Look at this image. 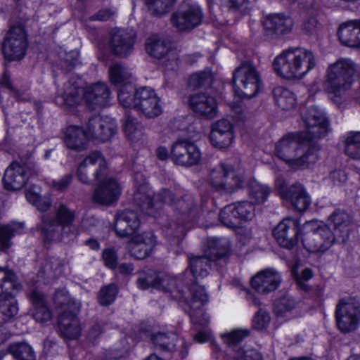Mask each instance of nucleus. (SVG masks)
<instances>
[{"instance_id":"obj_62","label":"nucleus","mask_w":360,"mask_h":360,"mask_svg":"<svg viewBox=\"0 0 360 360\" xmlns=\"http://www.w3.org/2000/svg\"><path fill=\"white\" fill-rule=\"evenodd\" d=\"M313 277L312 271L310 269H304L300 274H297L295 276L296 281L298 286L307 290L308 289L307 285H306V282L308 281Z\"/></svg>"},{"instance_id":"obj_18","label":"nucleus","mask_w":360,"mask_h":360,"mask_svg":"<svg viewBox=\"0 0 360 360\" xmlns=\"http://www.w3.org/2000/svg\"><path fill=\"white\" fill-rule=\"evenodd\" d=\"M117 131L115 120L108 117L95 116L89 120L86 133L88 139L100 141L109 140Z\"/></svg>"},{"instance_id":"obj_28","label":"nucleus","mask_w":360,"mask_h":360,"mask_svg":"<svg viewBox=\"0 0 360 360\" xmlns=\"http://www.w3.org/2000/svg\"><path fill=\"white\" fill-rule=\"evenodd\" d=\"M338 34L342 44L360 48V19L350 20L340 24Z\"/></svg>"},{"instance_id":"obj_30","label":"nucleus","mask_w":360,"mask_h":360,"mask_svg":"<svg viewBox=\"0 0 360 360\" xmlns=\"http://www.w3.org/2000/svg\"><path fill=\"white\" fill-rule=\"evenodd\" d=\"M158 282H168L174 285V281L164 273H157L156 271L148 269L143 271L139 274L136 281L137 287L143 290H148L150 288L155 289H165V285H162Z\"/></svg>"},{"instance_id":"obj_45","label":"nucleus","mask_w":360,"mask_h":360,"mask_svg":"<svg viewBox=\"0 0 360 360\" xmlns=\"http://www.w3.org/2000/svg\"><path fill=\"white\" fill-rule=\"evenodd\" d=\"M271 193V188L266 184L252 181L249 186V196L255 203H264Z\"/></svg>"},{"instance_id":"obj_51","label":"nucleus","mask_w":360,"mask_h":360,"mask_svg":"<svg viewBox=\"0 0 360 360\" xmlns=\"http://www.w3.org/2000/svg\"><path fill=\"white\" fill-rule=\"evenodd\" d=\"M345 151L348 156L360 159V132L351 133L347 136Z\"/></svg>"},{"instance_id":"obj_17","label":"nucleus","mask_w":360,"mask_h":360,"mask_svg":"<svg viewBox=\"0 0 360 360\" xmlns=\"http://www.w3.org/2000/svg\"><path fill=\"white\" fill-rule=\"evenodd\" d=\"M122 193L120 184L113 178H105L101 181L92 195L94 202L110 206L116 203Z\"/></svg>"},{"instance_id":"obj_1","label":"nucleus","mask_w":360,"mask_h":360,"mask_svg":"<svg viewBox=\"0 0 360 360\" xmlns=\"http://www.w3.org/2000/svg\"><path fill=\"white\" fill-rule=\"evenodd\" d=\"M303 119L306 130L287 134L275 148L276 156L295 169L309 168L319 159V147L312 145L304 149L303 142L320 139L328 131V120L317 107L308 108Z\"/></svg>"},{"instance_id":"obj_13","label":"nucleus","mask_w":360,"mask_h":360,"mask_svg":"<svg viewBox=\"0 0 360 360\" xmlns=\"http://www.w3.org/2000/svg\"><path fill=\"white\" fill-rule=\"evenodd\" d=\"M145 49L147 53L153 58H165L164 65L167 70H174L178 68L179 53L172 47L170 41L151 36L146 39Z\"/></svg>"},{"instance_id":"obj_22","label":"nucleus","mask_w":360,"mask_h":360,"mask_svg":"<svg viewBox=\"0 0 360 360\" xmlns=\"http://www.w3.org/2000/svg\"><path fill=\"white\" fill-rule=\"evenodd\" d=\"M234 138L233 127L229 120L221 119L212 124L209 139L214 148H229L232 145Z\"/></svg>"},{"instance_id":"obj_43","label":"nucleus","mask_w":360,"mask_h":360,"mask_svg":"<svg viewBox=\"0 0 360 360\" xmlns=\"http://www.w3.org/2000/svg\"><path fill=\"white\" fill-rule=\"evenodd\" d=\"M127 137L132 142L141 140L143 136V127L134 117L128 115L124 123Z\"/></svg>"},{"instance_id":"obj_64","label":"nucleus","mask_w":360,"mask_h":360,"mask_svg":"<svg viewBox=\"0 0 360 360\" xmlns=\"http://www.w3.org/2000/svg\"><path fill=\"white\" fill-rule=\"evenodd\" d=\"M72 180V176L67 174L58 181H52L51 186L58 191H64L67 189Z\"/></svg>"},{"instance_id":"obj_41","label":"nucleus","mask_w":360,"mask_h":360,"mask_svg":"<svg viewBox=\"0 0 360 360\" xmlns=\"http://www.w3.org/2000/svg\"><path fill=\"white\" fill-rule=\"evenodd\" d=\"M41 188L37 185H32L28 188L25 193L27 200L34 205L39 210L46 211L51 206V200L49 197L41 195Z\"/></svg>"},{"instance_id":"obj_9","label":"nucleus","mask_w":360,"mask_h":360,"mask_svg":"<svg viewBox=\"0 0 360 360\" xmlns=\"http://www.w3.org/2000/svg\"><path fill=\"white\" fill-rule=\"evenodd\" d=\"M235 94L242 98H250L259 91L260 75L256 66L250 62H243L233 72Z\"/></svg>"},{"instance_id":"obj_34","label":"nucleus","mask_w":360,"mask_h":360,"mask_svg":"<svg viewBox=\"0 0 360 360\" xmlns=\"http://www.w3.org/2000/svg\"><path fill=\"white\" fill-rule=\"evenodd\" d=\"M329 221L334 225V234L338 238V241L344 242L348 237L351 216L344 210H336L329 217Z\"/></svg>"},{"instance_id":"obj_7","label":"nucleus","mask_w":360,"mask_h":360,"mask_svg":"<svg viewBox=\"0 0 360 360\" xmlns=\"http://www.w3.org/2000/svg\"><path fill=\"white\" fill-rule=\"evenodd\" d=\"M191 299L187 300L188 311L191 322L197 331L193 339L198 343L208 341L211 332L207 327L210 322L209 316L204 313L201 307L208 301V295L203 286L193 283L189 288Z\"/></svg>"},{"instance_id":"obj_50","label":"nucleus","mask_w":360,"mask_h":360,"mask_svg":"<svg viewBox=\"0 0 360 360\" xmlns=\"http://www.w3.org/2000/svg\"><path fill=\"white\" fill-rule=\"evenodd\" d=\"M150 13L161 16L168 13L176 0H144Z\"/></svg>"},{"instance_id":"obj_33","label":"nucleus","mask_w":360,"mask_h":360,"mask_svg":"<svg viewBox=\"0 0 360 360\" xmlns=\"http://www.w3.org/2000/svg\"><path fill=\"white\" fill-rule=\"evenodd\" d=\"M262 23L266 30L276 34L289 32L294 24L291 18L280 14L267 15L264 18Z\"/></svg>"},{"instance_id":"obj_47","label":"nucleus","mask_w":360,"mask_h":360,"mask_svg":"<svg viewBox=\"0 0 360 360\" xmlns=\"http://www.w3.org/2000/svg\"><path fill=\"white\" fill-rule=\"evenodd\" d=\"M118 100L124 108H135L136 91L131 84H125L118 92Z\"/></svg>"},{"instance_id":"obj_23","label":"nucleus","mask_w":360,"mask_h":360,"mask_svg":"<svg viewBox=\"0 0 360 360\" xmlns=\"http://www.w3.org/2000/svg\"><path fill=\"white\" fill-rule=\"evenodd\" d=\"M155 243V238L153 232L136 233L131 236V238L128 242L127 249L132 257L143 259L150 255Z\"/></svg>"},{"instance_id":"obj_25","label":"nucleus","mask_w":360,"mask_h":360,"mask_svg":"<svg viewBox=\"0 0 360 360\" xmlns=\"http://www.w3.org/2000/svg\"><path fill=\"white\" fill-rule=\"evenodd\" d=\"M28 179V171L26 167L18 162H13L6 169L3 182L6 190L18 191L23 188Z\"/></svg>"},{"instance_id":"obj_59","label":"nucleus","mask_w":360,"mask_h":360,"mask_svg":"<svg viewBox=\"0 0 360 360\" xmlns=\"http://www.w3.org/2000/svg\"><path fill=\"white\" fill-rule=\"evenodd\" d=\"M221 6L231 11H243L249 5V0H219Z\"/></svg>"},{"instance_id":"obj_11","label":"nucleus","mask_w":360,"mask_h":360,"mask_svg":"<svg viewBox=\"0 0 360 360\" xmlns=\"http://www.w3.org/2000/svg\"><path fill=\"white\" fill-rule=\"evenodd\" d=\"M28 46L27 34L22 22L13 25L6 33L2 49L6 58L18 60L24 58Z\"/></svg>"},{"instance_id":"obj_15","label":"nucleus","mask_w":360,"mask_h":360,"mask_svg":"<svg viewBox=\"0 0 360 360\" xmlns=\"http://www.w3.org/2000/svg\"><path fill=\"white\" fill-rule=\"evenodd\" d=\"M107 162L103 155L98 151L90 153L79 165L77 169L79 180L84 184H89L91 177L101 180L107 174Z\"/></svg>"},{"instance_id":"obj_49","label":"nucleus","mask_w":360,"mask_h":360,"mask_svg":"<svg viewBox=\"0 0 360 360\" xmlns=\"http://www.w3.org/2000/svg\"><path fill=\"white\" fill-rule=\"evenodd\" d=\"M8 351L16 360H35L32 348L26 343H15L8 347Z\"/></svg>"},{"instance_id":"obj_10","label":"nucleus","mask_w":360,"mask_h":360,"mask_svg":"<svg viewBox=\"0 0 360 360\" xmlns=\"http://www.w3.org/2000/svg\"><path fill=\"white\" fill-rule=\"evenodd\" d=\"M209 180L214 189L223 193H232L244 184L243 176L226 163L216 165L210 171Z\"/></svg>"},{"instance_id":"obj_36","label":"nucleus","mask_w":360,"mask_h":360,"mask_svg":"<svg viewBox=\"0 0 360 360\" xmlns=\"http://www.w3.org/2000/svg\"><path fill=\"white\" fill-rule=\"evenodd\" d=\"M273 96L276 105L283 110H290L296 105V97L289 89L278 86L274 89Z\"/></svg>"},{"instance_id":"obj_8","label":"nucleus","mask_w":360,"mask_h":360,"mask_svg":"<svg viewBox=\"0 0 360 360\" xmlns=\"http://www.w3.org/2000/svg\"><path fill=\"white\" fill-rule=\"evenodd\" d=\"M302 243L309 252L323 253L336 241L338 238L324 224L310 221L304 224L302 229Z\"/></svg>"},{"instance_id":"obj_29","label":"nucleus","mask_w":360,"mask_h":360,"mask_svg":"<svg viewBox=\"0 0 360 360\" xmlns=\"http://www.w3.org/2000/svg\"><path fill=\"white\" fill-rule=\"evenodd\" d=\"M63 140L67 148L75 151L86 149L89 141L86 131L76 125H70L64 129Z\"/></svg>"},{"instance_id":"obj_27","label":"nucleus","mask_w":360,"mask_h":360,"mask_svg":"<svg viewBox=\"0 0 360 360\" xmlns=\"http://www.w3.org/2000/svg\"><path fill=\"white\" fill-rule=\"evenodd\" d=\"M140 226L137 214L131 210L118 212L115 217V230L120 237L133 236Z\"/></svg>"},{"instance_id":"obj_52","label":"nucleus","mask_w":360,"mask_h":360,"mask_svg":"<svg viewBox=\"0 0 360 360\" xmlns=\"http://www.w3.org/2000/svg\"><path fill=\"white\" fill-rule=\"evenodd\" d=\"M297 304L296 300L292 296L285 295L276 300L274 311L277 315L283 316L294 309Z\"/></svg>"},{"instance_id":"obj_19","label":"nucleus","mask_w":360,"mask_h":360,"mask_svg":"<svg viewBox=\"0 0 360 360\" xmlns=\"http://www.w3.org/2000/svg\"><path fill=\"white\" fill-rule=\"evenodd\" d=\"M202 20V11L195 4L182 6L171 18L173 26L179 31L190 30L200 25Z\"/></svg>"},{"instance_id":"obj_35","label":"nucleus","mask_w":360,"mask_h":360,"mask_svg":"<svg viewBox=\"0 0 360 360\" xmlns=\"http://www.w3.org/2000/svg\"><path fill=\"white\" fill-rule=\"evenodd\" d=\"M15 292L0 296V326L11 321L18 312Z\"/></svg>"},{"instance_id":"obj_24","label":"nucleus","mask_w":360,"mask_h":360,"mask_svg":"<svg viewBox=\"0 0 360 360\" xmlns=\"http://www.w3.org/2000/svg\"><path fill=\"white\" fill-rule=\"evenodd\" d=\"M282 281L281 274L274 269L259 271L251 281V285L260 294H268L276 290Z\"/></svg>"},{"instance_id":"obj_53","label":"nucleus","mask_w":360,"mask_h":360,"mask_svg":"<svg viewBox=\"0 0 360 360\" xmlns=\"http://www.w3.org/2000/svg\"><path fill=\"white\" fill-rule=\"evenodd\" d=\"M219 220L224 226L229 228H236L239 226L233 204L224 207L221 210Z\"/></svg>"},{"instance_id":"obj_40","label":"nucleus","mask_w":360,"mask_h":360,"mask_svg":"<svg viewBox=\"0 0 360 360\" xmlns=\"http://www.w3.org/2000/svg\"><path fill=\"white\" fill-rule=\"evenodd\" d=\"M211 260L208 255H206V256H195L189 259L190 271L195 279L198 280L207 276Z\"/></svg>"},{"instance_id":"obj_55","label":"nucleus","mask_w":360,"mask_h":360,"mask_svg":"<svg viewBox=\"0 0 360 360\" xmlns=\"http://www.w3.org/2000/svg\"><path fill=\"white\" fill-rule=\"evenodd\" d=\"M117 292V288L112 283L103 287L100 290L98 296L101 304L109 305L112 304L115 300Z\"/></svg>"},{"instance_id":"obj_42","label":"nucleus","mask_w":360,"mask_h":360,"mask_svg":"<svg viewBox=\"0 0 360 360\" xmlns=\"http://www.w3.org/2000/svg\"><path fill=\"white\" fill-rule=\"evenodd\" d=\"M236 211L238 225L251 221L255 216V205L248 200L238 201L233 203Z\"/></svg>"},{"instance_id":"obj_61","label":"nucleus","mask_w":360,"mask_h":360,"mask_svg":"<svg viewBox=\"0 0 360 360\" xmlns=\"http://www.w3.org/2000/svg\"><path fill=\"white\" fill-rule=\"evenodd\" d=\"M102 259L104 264L109 269H114L117 264V256L112 249H105L103 252Z\"/></svg>"},{"instance_id":"obj_58","label":"nucleus","mask_w":360,"mask_h":360,"mask_svg":"<svg viewBox=\"0 0 360 360\" xmlns=\"http://www.w3.org/2000/svg\"><path fill=\"white\" fill-rule=\"evenodd\" d=\"M235 360H263L262 354L256 349H239L234 355Z\"/></svg>"},{"instance_id":"obj_31","label":"nucleus","mask_w":360,"mask_h":360,"mask_svg":"<svg viewBox=\"0 0 360 360\" xmlns=\"http://www.w3.org/2000/svg\"><path fill=\"white\" fill-rule=\"evenodd\" d=\"M285 200L289 201L292 207L297 211H306L311 205V197L304 186L296 183L288 188V193Z\"/></svg>"},{"instance_id":"obj_14","label":"nucleus","mask_w":360,"mask_h":360,"mask_svg":"<svg viewBox=\"0 0 360 360\" xmlns=\"http://www.w3.org/2000/svg\"><path fill=\"white\" fill-rule=\"evenodd\" d=\"M170 158L175 165L188 167L200 163L202 153L195 143L181 139L171 146Z\"/></svg>"},{"instance_id":"obj_6","label":"nucleus","mask_w":360,"mask_h":360,"mask_svg":"<svg viewBox=\"0 0 360 360\" xmlns=\"http://www.w3.org/2000/svg\"><path fill=\"white\" fill-rule=\"evenodd\" d=\"M75 217L74 210L61 204L56 209L53 219H43L39 226L41 234L47 240H71L79 233L73 225Z\"/></svg>"},{"instance_id":"obj_57","label":"nucleus","mask_w":360,"mask_h":360,"mask_svg":"<svg viewBox=\"0 0 360 360\" xmlns=\"http://www.w3.org/2000/svg\"><path fill=\"white\" fill-rule=\"evenodd\" d=\"M32 316L37 322L41 323L50 321L52 318L51 311L47 305L32 308Z\"/></svg>"},{"instance_id":"obj_2","label":"nucleus","mask_w":360,"mask_h":360,"mask_svg":"<svg viewBox=\"0 0 360 360\" xmlns=\"http://www.w3.org/2000/svg\"><path fill=\"white\" fill-rule=\"evenodd\" d=\"M133 199L134 203L148 215H154L165 203L172 205L181 223L195 218L198 214V209L191 196L186 195L182 199L174 200L169 191L162 189L154 194L149 186L145 184L139 186Z\"/></svg>"},{"instance_id":"obj_60","label":"nucleus","mask_w":360,"mask_h":360,"mask_svg":"<svg viewBox=\"0 0 360 360\" xmlns=\"http://www.w3.org/2000/svg\"><path fill=\"white\" fill-rule=\"evenodd\" d=\"M270 321L269 314L262 309L259 310L252 320V326L257 330H262L266 327Z\"/></svg>"},{"instance_id":"obj_46","label":"nucleus","mask_w":360,"mask_h":360,"mask_svg":"<svg viewBox=\"0 0 360 360\" xmlns=\"http://www.w3.org/2000/svg\"><path fill=\"white\" fill-rule=\"evenodd\" d=\"M210 253L207 252L211 259L215 260L224 256L229 251V243L224 238H213L209 242Z\"/></svg>"},{"instance_id":"obj_56","label":"nucleus","mask_w":360,"mask_h":360,"mask_svg":"<svg viewBox=\"0 0 360 360\" xmlns=\"http://www.w3.org/2000/svg\"><path fill=\"white\" fill-rule=\"evenodd\" d=\"M212 75L210 72H200L191 75L188 82L190 86L196 88L210 86L212 82Z\"/></svg>"},{"instance_id":"obj_5","label":"nucleus","mask_w":360,"mask_h":360,"mask_svg":"<svg viewBox=\"0 0 360 360\" xmlns=\"http://www.w3.org/2000/svg\"><path fill=\"white\" fill-rule=\"evenodd\" d=\"M317 65L314 53L303 47H290L283 50L274 60L273 68L280 77L288 80H299Z\"/></svg>"},{"instance_id":"obj_32","label":"nucleus","mask_w":360,"mask_h":360,"mask_svg":"<svg viewBox=\"0 0 360 360\" xmlns=\"http://www.w3.org/2000/svg\"><path fill=\"white\" fill-rule=\"evenodd\" d=\"M75 312L65 310L58 317V327L60 333L64 338L70 340L77 339L81 332L79 322Z\"/></svg>"},{"instance_id":"obj_12","label":"nucleus","mask_w":360,"mask_h":360,"mask_svg":"<svg viewBox=\"0 0 360 360\" xmlns=\"http://www.w3.org/2000/svg\"><path fill=\"white\" fill-rule=\"evenodd\" d=\"M336 324L344 333L354 331L360 323V304L352 299H342L335 309Z\"/></svg>"},{"instance_id":"obj_38","label":"nucleus","mask_w":360,"mask_h":360,"mask_svg":"<svg viewBox=\"0 0 360 360\" xmlns=\"http://www.w3.org/2000/svg\"><path fill=\"white\" fill-rule=\"evenodd\" d=\"M20 288L16 275L8 269L0 267V296L18 292Z\"/></svg>"},{"instance_id":"obj_20","label":"nucleus","mask_w":360,"mask_h":360,"mask_svg":"<svg viewBox=\"0 0 360 360\" xmlns=\"http://www.w3.org/2000/svg\"><path fill=\"white\" fill-rule=\"evenodd\" d=\"M136 35L134 30L115 29L111 32L110 46L114 54L125 57L132 53Z\"/></svg>"},{"instance_id":"obj_39","label":"nucleus","mask_w":360,"mask_h":360,"mask_svg":"<svg viewBox=\"0 0 360 360\" xmlns=\"http://www.w3.org/2000/svg\"><path fill=\"white\" fill-rule=\"evenodd\" d=\"M24 229L22 223H11L0 226V249L8 250L12 245L11 239L15 235L21 234Z\"/></svg>"},{"instance_id":"obj_48","label":"nucleus","mask_w":360,"mask_h":360,"mask_svg":"<svg viewBox=\"0 0 360 360\" xmlns=\"http://www.w3.org/2000/svg\"><path fill=\"white\" fill-rule=\"evenodd\" d=\"M131 74L124 65L115 63L109 68V78L112 84H127V81L131 77Z\"/></svg>"},{"instance_id":"obj_4","label":"nucleus","mask_w":360,"mask_h":360,"mask_svg":"<svg viewBox=\"0 0 360 360\" xmlns=\"http://www.w3.org/2000/svg\"><path fill=\"white\" fill-rule=\"evenodd\" d=\"M109 98L110 93L105 84L98 82L84 90L81 79H72L58 90L56 103L61 106L73 107L84 99L89 107L96 108L105 106Z\"/></svg>"},{"instance_id":"obj_54","label":"nucleus","mask_w":360,"mask_h":360,"mask_svg":"<svg viewBox=\"0 0 360 360\" xmlns=\"http://www.w3.org/2000/svg\"><path fill=\"white\" fill-rule=\"evenodd\" d=\"M249 331L243 329H236L221 335L223 342L229 346L235 345L249 335Z\"/></svg>"},{"instance_id":"obj_26","label":"nucleus","mask_w":360,"mask_h":360,"mask_svg":"<svg viewBox=\"0 0 360 360\" xmlns=\"http://www.w3.org/2000/svg\"><path fill=\"white\" fill-rule=\"evenodd\" d=\"M189 105L195 113L207 119H213L218 112L215 98L205 93L191 95Z\"/></svg>"},{"instance_id":"obj_63","label":"nucleus","mask_w":360,"mask_h":360,"mask_svg":"<svg viewBox=\"0 0 360 360\" xmlns=\"http://www.w3.org/2000/svg\"><path fill=\"white\" fill-rule=\"evenodd\" d=\"M30 300L32 304V308L44 307L47 305L44 295L38 290H34L30 293Z\"/></svg>"},{"instance_id":"obj_21","label":"nucleus","mask_w":360,"mask_h":360,"mask_svg":"<svg viewBox=\"0 0 360 360\" xmlns=\"http://www.w3.org/2000/svg\"><path fill=\"white\" fill-rule=\"evenodd\" d=\"M300 222L293 218H286L274 230V236L278 243L285 248H293L297 242Z\"/></svg>"},{"instance_id":"obj_16","label":"nucleus","mask_w":360,"mask_h":360,"mask_svg":"<svg viewBox=\"0 0 360 360\" xmlns=\"http://www.w3.org/2000/svg\"><path fill=\"white\" fill-rule=\"evenodd\" d=\"M134 109L147 118H155L162 112L160 98L153 89L148 87L136 90Z\"/></svg>"},{"instance_id":"obj_44","label":"nucleus","mask_w":360,"mask_h":360,"mask_svg":"<svg viewBox=\"0 0 360 360\" xmlns=\"http://www.w3.org/2000/svg\"><path fill=\"white\" fill-rule=\"evenodd\" d=\"M53 302L56 308L66 307L68 309H71V311H78L80 307L79 303L70 299L68 292L65 289L56 290L53 296Z\"/></svg>"},{"instance_id":"obj_3","label":"nucleus","mask_w":360,"mask_h":360,"mask_svg":"<svg viewBox=\"0 0 360 360\" xmlns=\"http://www.w3.org/2000/svg\"><path fill=\"white\" fill-rule=\"evenodd\" d=\"M360 76V67L352 58L340 57L328 65L323 87L330 100L341 107L349 98L348 91Z\"/></svg>"},{"instance_id":"obj_37","label":"nucleus","mask_w":360,"mask_h":360,"mask_svg":"<svg viewBox=\"0 0 360 360\" xmlns=\"http://www.w3.org/2000/svg\"><path fill=\"white\" fill-rule=\"evenodd\" d=\"M151 340L156 347L162 351L169 352H174L176 342H179L182 347L184 345V340L179 339L177 335L173 333L153 334L151 336Z\"/></svg>"}]
</instances>
